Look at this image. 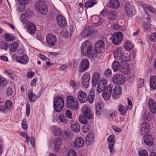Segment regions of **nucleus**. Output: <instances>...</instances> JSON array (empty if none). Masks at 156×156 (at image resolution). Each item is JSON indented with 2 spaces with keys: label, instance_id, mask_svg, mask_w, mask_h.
<instances>
[{
  "label": "nucleus",
  "instance_id": "obj_1",
  "mask_svg": "<svg viewBox=\"0 0 156 156\" xmlns=\"http://www.w3.org/2000/svg\"><path fill=\"white\" fill-rule=\"evenodd\" d=\"M67 106L68 108L72 109H76L78 108V101L76 98L72 96L67 98Z\"/></svg>",
  "mask_w": 156,
  "mask_h": 156
},
{
  "label": "nucleus",
  "instance_id": "obj_2",
  "mask_svg": "<svg viewBox=\"0 0 156 156\" xmlns=\"http://www.w3.org/2000/svg\"><path fill=\"white\" fill-rule=\"evenodd\" d=\"M63 99L59 97L54 99L53 106L54 109L57 112H60L64 108Z\"/></svg>",
  "mask_w": 156,
  "mask_h": 156
},
{
  "label": "nucleus",
  "instance_id": "obj_3",
  "mask_svg": "<svg viewBox=\"0 0 156 156\" xmlns=\"http://www.w3.org/2000/svg\"><path fill=\"white\" fill-rule=\"evenodd\" d=\"M35 8L39 13L42 15H46L48 12L46 5L42 1H39L37 2Z\"/></svg>",
  "mask_w": 156,
  "mask_h": 156
},
{
  "label": "nucleus",
  "instance_id": "obj_4",
  "mask_svg": "<svg viewBox=\"0 0 156 156\" xmlns=\"http://www.w3.org/2000/svg\"><path fill=\"white\" fill-rule=\"evenodd\" d=\"M114 55L116 57V58L118 60H120L121 62H126L129 61L130 58L129 57L125 56L123 55L122 49L121 48H118L116 49Z\"/></svg>",
  "mask_w": 156,
  "mask_h": 156
},
{
  "label": "nucleus",
  "instance_id": "obj_5",
  "mask_svg": "<svg viewBox=\"0 0 156 156\" xmlns=\"http://www.w3.org/2000/svg\"><path fill=\"white\" fill-rule=\"evenodd\" d=\"M125 10L126 15L129 17L134 16L136 13V10L132 3L127 2L125 5Z\"/></svg>",
  "mask_w": 156,
  "mask_h": 156
},
{
  "label": "nucleus",
  "instance_id": "obj_6",
  "mask_svg": "<svg viewBox=\"0 0 156 156\" xmlns=\"http://www.w3.org/2000/svg\"><path fill=\"white\" fill-rule=\"evenodd\" d=\"M91 46H92V44L88 41H86L83 42L82 44L81 47L82 54L83 56L87 55L90 50Z\"/></svg>",
  "mask_w": 156,
  "mask_h": 156
},
{
  "label": "nucleus",
  "instance_id": "obj_7",
  "mask_svg": "<svg viewBox=\"0 0 156 156\" xmlns=\"http://www.w3.org/2000/svg\"><path fill=\"white\" fill-rule=\"evenodd\" d=\"M126 78L122 74H117L112 77L113 82L116 84L121 85L124 83L126 81Z\"/></svg>",
  "mask_w": 156,
  "mask_h": 156
},
{
  "label": "nucleus",
  "instance_id": "obj_8",
  "mask_svg": "<svg viewBox=\"0 0 156 156\" xmlns=\"http://www.w3.org/2000/svg\"><path fill=\"white\" fill-rule=\"evenodd\" d=\"M123 39V35L122 33L119 32L114 33L112 36V41L115 45L119 44Z\"/></svg>",
  "mask_w": 156,
  "mask_h": 156
},
{
  "label": "nucleus",
  "instance_id": "obj_9",
  "mask_svg": "<svg viewBox=\"0 0 156 156\" xmlns=\"http://www.w3.org/2000/svg\"><path fill=\"white\" fill-rule=\"evenodd\" d=\"M107 141L108 143V147L110 154H112L115 151L113 149L115 144L114 136L113 135H110L108 138Z\"/></svg>",
  "mask_w": 156,
  "mask_h": 156
},
{
  "label": "nucleus",
  "instance_id": "obj_10",
  "mask_svg": "<svg viewBox=\"0 0 156 156\" xmlns=\"http://www.w3.org/2000/svg\"><path fill=\"white\" fill-rule=\"evenodd\" d=\"M47 42L50 47L55 46L57 42L56 37L51 33L49 34L46 36Z\"/></svg>",
  "mask_w": 156,
  "mask_h": 156
},
{
  "label": "nucleus",
  "instance_id": "obj_11",
  "mask_svg": "<svg viewBox=\"0 0 156 156\" xmlns=\"http://www.w3.org/2000/svg\"><path fill=\"white\" fill-rule=\"evenodd\" d=\"M112 87L108 86L103 90L102 96L104 99L105 101H108L112 95Z\"/></svg>",
  "mask_w": 156,
  "mask_h": 156
},
{
  "label": "nucleus",
  "instance_id": "obj_12",
  "mask_svg": "<svg viewBox=\"0 0 156 156\" xmlns=\"http://www.w3.org/2000/svg\"><path fill=\"white\" fill-rule=\"evenodd\" d=\"M94 30L91 26L86 27L81 32V35L84 37H90L94 33Z\"/></svg>",
  "mask_w": 156,
  "mask_h": 156
},
{
  "label": "nucleus",
  "instance_id": "obj_13",
  "mask_svg": "<svg viewBox=\"0 0 156 156\" xmlns=\"http://www.w3.org/2000/svg\"><path fill=\"white\" fill-rule=\"evenodd\" d=\"M82 113L87 119H91L93 117V115L90 108L87 105L83 106L82 109Z\"/></svg>",
  "mask_w": 156,
  "mask_h": 156
},
{
  "label": "nucleus",
  "instance_id": "obj_14",
  "mask_svg": "<svg viewBox=\"0 0 156 156\" xmlns=\"http://www.w3.org/2000/svg\"><path fill=\"white\" fill-rule=\"evenodd\" d=\"M107 85V81L106 80L102 79L99 81L97 86V92L101 93L105 89Z\"/></svg>",
  "mask_w": 156,
  "mask_h": 156
},
{
  "label": "nucleus",
  "instance_id": "obj_15",
  "mask_svg": "<svg viewBox=\"0 0 156 156\" xmlns=\"http://www.w3.org/2000/svg\"><path fill=\"white\" fill-rule=\"evenodd\" d=\"M56 20L58 25L61 27L64 28L67 25V22L65 18L61 15H58Z\"/></svg>",
  "mask_w": 156,
  "mask_h": 156
},
{
  "label": "nucleus",
  "instance_id": "obj_16",
  "mask_svg": "<svg viewBox=\"0 0 156 156\" xmlns=\"http://www.w3.org/2000/svg\"><path fill=\"white\" fill-rule=\"evenodd\" d=\"M105 46V43L103 41H99L95 44L94 48L98 53L104 51Z\"/></svg>",
  "mask_w": 156,
  "mask_h": 156
},
{
  "label": "nucleus",
  "instance_id": "obj_17",
  "mask_svg": "<svg viewBox=\"0 0 156 156\" xmlns=\"http://www.w3.org/2000/svg\"><path fill=\"white\" fill-rule=\"evenodd\" d=\"M122 90L119 86H116L113 89L112 97L114 99L119 98L121 94Z\"/></svg>",
  "mask_w": 156,
  "mask_h": 156
},
{
  "label": "nucleus",
  "instance_id": "obj_18",
  "mask_svg": "<svg viewBox=\"0 0 156 156\" xmlns=\"http://www.w3.org/2000/svg\"><path fill=\"white\" fill-rule=\"evenodd\" d=\"M120 66L119 69V71L122 73L124 74H127L129 72V67L128 66V65H125L124 63L126 62H120Z\"/></svg>",
  "mask_w": 156,
  "mask_h": 156
},
{
  "label": "nucleus",
  "instance_id": "obj_19",
  "mask_svg": "<svg viewBox=\"0 0 156 156\" xmlns=\"http://www.w3.org/2000/svg\"><path fill=\"white\" fill-rule=\"evenodd\" d=\"M89 62L88 60L83 59L80 64L79 70L81 72H83L86 70L88 68Z\"/></svg>",
  "mask_w": 156,
  "mask_h": 156
},
{
  "label": "nucleus",
  "instance_id": "obj_20",
  "mask_svg": "<svg viewBox=\"0 0 156 156\" xmlns=\"http://www.w3.org/2000/svg\"><path fill=\"white\" fill-rule=\"evenodd\" d=\"M84 145V141L81 137H78L75 139L74 142V147L75 148H81Z\"/></svg>",
  "mask_w": 156,
  "mask_h": 156
},
{
  "label": "nucleus",
  "instance_id": "obj_21",
  "mask_svg": "<svg viewBox=\"0 0 156 156\" xmlns=\"http://www.w3.org/2000/svg\"><path fill=\"white\" fill-rule=\"evenodd\" d=\"M150 111L152 113L156 114V103L152 99H150L148 102Z\"/></svg>",
  "mask_w": 156,
  "mask_h": 156
},
{
  "label": "nucleus",
  "instance_id": "obj_22",
  "mask_svg": "<svg viewBox=\"0 0 156 156\" xmlns=\"http://www.w3.org/2000/svg\"><path fill=\"white\" fill-rule=\"evenodd\" d=\"M78 98L81 103L86 102L87 100V97L86 94L83 91H80L77 95Z\"/></svg>",
  "mask_w": 156,
  "mask_h": 156
},
{
  "label": "nucleus",
  "instance_id": "obj_23",
  "mask_svg": "<svg viewBox=\"0 0 156 156\" xmlns=\"http://www.w3.org/2000/svg\"><path fill=\"white\" fill-rule=\"evenodd\" d=\"M140 130L142 134H144L149 132L150 130L149 124L146 122H144L141 124Z\"/></svg>",
  "mask_w": 156,
  "mask_h": 156
},
{
  "label": "nucleus",
  "instance_id": "obj_24",
  "mask_svg": "<svg viewBox=\"0 0 156 156\" xmlns=\"http://www.w3.org/2000/svg\"><path fill=\"white\" fill-rule=\"evenodd\" d=\"M83 84L84 87L87 88L89 86L90 76L88 73L83 75L82 77Z\"/></svg>",
  "mask_w": 156,
  "mask_h": 156
},
{
  "label": "nucleus",
  "instance_id": "obj_25",
  "mask_svg": "<svg viewBox=\"0 0 156 156\" xmlns=\"http://www.w3.org/2000/svg\"><path fill=\"white\" fill-rule=\"evenodd\" d=\"M108 6L111 8L117 9L119 6V3L118 0H110L108 3Z\"/></svg>",
  "mask_w": 156,
  "mask_h": 156
},
{
  "label": "nucleus",
  "instance_id": "obj_26",
  "mask_svg": "<svg viewBox=\"0 0 156 156\" xmlns=\"http://www.w3.org/2000/svg\"><path fill=\"white\" fill-rule=\"evenodd\" d=\"M16 59L17 62L20 63L26 64L28 62L29 58L27 55H23L21 56H16Z\"/></svg>",
  "mask_w": 156,
  "mask_h": 156
},
{
  "label": "nucleus",
  "instance_id": "obj_27",
  "mask_svg": "<svg viewBox=\"0 0 156 156\" xmlns=\"http://www.w3.org/2000/svg\"><path fill=\"white\" fill-rule=\"evenodd\" d=\"M27 27L28 32L31 34L34 33L36 31L35 26L33 23L28 22Z\"/></svg>",
  "mask_w": 156,
  "mask_h": 156
},
{
  "label": "nucleus",
  "instance_id": "obj_28",
  "mask_svg": "<svg viewBox=\"0 0 156 156\" xmlns=\"http://www.w3.org/2000/svg\"><path fill=\"white\" fill-rule=\"evenodd\" d=\"M144 140L145 143L147 145H152L154 141V138L151 135L146 136L144 137Z\"/></svg>",
  "mask_w": 156,
  "mask_h": 156
},
{
  "label": "nucleus",
  "instance_id": "obj_29",
  "mask_svg": "<svg viewBox=\"0 0 156 156\" xmlns=\"http://www.w3.org/2000/svg\"><path fill=\"white\" fill-rule=\"evenodd\" d=\"M94 135L91 133H90L85 138L86 142L88 145L91 144L94 140Z\"/></svg>",
  "mask_w": 156,
  "mask_h": 156
},
{
  "label": "nucleus",
  "instance_id": "obj_30",
  "mask_svg": "<svg viewBox=\"0 0 156 156\" xmlns=\"http://www.w3.org/2000/svg\"><path fill=\"white\" fill-rule=\"evenodd\" d=\"M50 129L55 136H58L61 135V129L55 126H53L51 127Z\"/></svg>",
  "mask_w": 156,
  "mask_h": 156
},
{
  "label": "nucleus",
  "instance_id": "obj_31",
  "mask_svg": "<svg viewBox=\"0 0 156 156\" xmlns=\"http://www.w3.org/2000/svg\"><path fill=\"white\" fill-rule=\"evenodd\" d=\"M27 97L29 101L30 102H35L36 99V95L33 93L32 90L28 91Z\"/></svg>",
  "mask_w": 156,
  "mask_h": 156
},
{
  "label": "nucleus",
  "instance_id": "obj_32",
  "mask_svg": "<svg viewBox=\"0 0 156 156\" xmlns=\"http://www.w3.org/2000/svg\"><path fill=\"white\" fill-rule=\"evenodd\" d=\"M142 8L145 10L151 12V13L155 14L156 13V9L152 8L150 5L147 4L142 5Z\"/></svg>",
  "mask_w": 156,
  "mask_h": 156
},
{
  "label": "nucleus",
  "instance_id": "obj_33",
  "mask_svg": "<svg viewBox=\"0 0 156 156\" xmlns=\"http://www.w3.org/2000/svg\"><path fill=\"white\" fill-rule=\"evenodd\" d=\"M98 53L95 48H93L91 46L90 50L87 53V55L90 58H93L96 57Z\"/></svg>",
  "mask_w": 156,
  "mask_h": 156
},
{
  "label": "nucleus",
  "instance_id": "obj_34",
  "mask_svg": "<svg viewBox=\"0 0 156 156\" xmlns=\"http://www.w3.org/2000/svg\"><path fill=\"white\" fill-rule=\"evenodd\" d=\"M100 74L98 73H95L93 75L92 78V84L93 86H95L97 83L99 78Z\"/></svg>",
  "mask_w": 156,
  "mask_h": 156
},
{
  "label": "nucleus",
  "instance_id": "obj_35",
  "mask_svg": "<svg viewBox=\"0 0 156 156\" xmlns=\"http://www.w3.org/2000/svg\"><path fill=\"white\" fill-rule=\"evenodd\" d=\"M104 113L105 116L108 119L115 116V113L113 111L106 109L105 110Z\"/></svg>",
  "mask_w": 156,
  "mask_h": 156
},
{
  "label": "nucleus",
  "instance_id": "obj_36",
  "mask_svg": "<svg viewBox=\"0 0 156 156\" xmlns=\"http://www.w3.org/2000/svg\"><path fill=\"white\" fill-rule=\"evenodd\" d=\"M150 86L153 89H156V77L153 76L151 77L150 80Z\"/></svg>",
  "mask_w": 156,
  "mask_h": 156
},
{
  "label": "nucleus",
  "instance_id": "obj_37",
  "mask_svg": "<svg viewBox=\"0 0 156 156\" xmlns=\"http://www.w3.org/2000/svg\"><path fill=\"white\" fill-rule=\"evenodd\" d=\"M96 3V0H88L85 3V7L87 9L92 7Z\"/></svg>",
  "mask_w": 156,
  "mask_h": 156
},
{
  "label": "nucleus",
  "instance_id": "obj_38",
  "mask_svg": "<svg viewBox=\"0 0 156 156\" xmlns=\"http://www.w3.org/2000/svg\"><path fill=\"white\" fill-rule=\"evenodd\" d=\"M107 18L109 20H113L116 17V14L115 11H110L108 13Z\"/></svg>",
  "mask_w": 156,
  "mask_h": 156
},
{
  "label": "nucleus",
  "instance_id": "obj_39",
  "mask_svg": "<svg viewBox=\"0 0 156 156\" xmlns=\"http://www.w3.org/2000/svg\"><path fill=\"white\" fill-rule=\"evenodd\" d=\"M120 66V63L119 64L118 61L115 60L112 64V68L114 72H116L119 69Z\"/></svg>",
  "mask_w": 156,
  "mask_h": 156
},
{
  "label": "nucleus",
  "instance_id": "obj_40",
  "mask_svg": "<svg viewBox=\"0 0 156 156\" xmlns=\"http://www.w3.org/2000/svg\"><path fill=\"white\" fill-rule=\"evenodd\" d=\"M19 45L17 43L14 42L11 43L9 46L10 51L14 52L16 51Z\"/></svg>",
  "mask_w": 156,
  "mask_h": 156
},
{
  "label": "nucleus",
  "instance_id": "obj_41",
  "mask_svg": "<svg viewBox=\"0 0 156 156\" xmlns=\"http://www.w3.org/2000/svg\"><path fill=\"white\" fill-rule=\"evenodd\" d=\"M96 115H99L101 112V105L99 102H97L95 106Z\"/></svg>",
  "mask_w": 156,
  "mask_h": 156
},
{
  "label": "nucleus",
  "instance_id": "obj_42",
  "mask_svg": "<svg viewBox=\"0 0 156 156\" xmlns=\"http://www.w3.org/2000/svg\"><path fill=\"white\" fill-rule=\"evenodd\" d=\"M61 144V140L60 138H56L55 140L54 147L55 149L58 150L60 148Z\"/></svg>",
  "mask_w": 156,
  "mask_h": 156
},
{
  "label": "nucleus",
  "instance_id": "obj_43",
  "mask_svg": "<svg viewBox=\"0 0 156 156\" xmlns=\"http://www.w3.org/2000/svg\"><path fill=\"white\" fill-rule=\"evenodd\" d=\"M71 128L74 132L77 133L79 131L80 126L78 123H75L71 125Z\"/></svg>",
  "mask_w": 156,
  "mask_h": 156
},
{
  "label": "nucleus",
  "instance_id": "obj_44",
  "mask_svg": "<svg viewBox=\"0 0 156 156\" xmlns=\"http://www.w3.org/2000/svg\"><path fill=\"white\" fill-rule=\"evenodd\" d=\"M5 37L7 41L10 42L12 41L15 39V37L13 35H10L8 34L5 35Z\"/></svg>",
  "mask_w": 156,
  "mask_h": 156
},
{
  "label": "nucleus",
  "instance_id": "obj_45",
  "mask_svg": "<svg viewBox=\"0 0 156 156\" xmlns=\"http://www.w3.org/2000/svg\"><path fill=\"white\" fill-rule=\"evenodd\" d=\"M124 48L127 50H131L132 48V45L130 41H127L124 44Z\"/></svg>",
  "mask_w": 156,
  "mask_h": 156
},
{
  "label": "nucleus",
  "instance_id": "obj_46",
  "mask_svg": "<svg viewBox=\"0 0 156 156\" xmlns=\"http://www.w3.org/2000/svg\"><path fill=\"white\" fill-rule=\"evenodd\" d=\"M71 86L74 90L76 89L79 85V83L74 80H71L69 82Z\"/></svg>",
  "mask_w": 156,
  "mask_h": 156
},
{
  "label": "nucleus",
  "instance_id": "obj_47",
  "mask_svg": "<svg viewBox=\"0 0 156 156\" xmlns=\"http://www.w3.org/2000/svg\"><path fill=\"white\" fill-rule=\"evenodd\" d=\"M5 72L7 74L8 76L12 80H16V76L15 74L10 73L8 71H5Z\"/></svg>",
  "mask_w": 156,
  "mask_h": 156
},
{
  "label": "nucleus",
  "instance_id": "obj_48",
  "mask_svg": "<svg viewBox=\"0 0 156 156\" xmlns=\"http://www.w3.org/2000/svg\"><path fill=\"white\" fill-rule=\"evenodd\" d=\"M5 105L7 109L10 110L12 109V105L11 101L9 100L5 102Z\"/></svg>",
  "mask_w": 156,
  "mask_h": 156
},
{
  "label": "nucleus",
  "instance_id": "obj_49",
  "mask_svg": "<svg viewBox=\"0 0 156 156\" xmlns=\"http://www.w3.org/2000/svg\"><path fill=\"white\" fill-rule=\"evenodd\" d=\"M119 111L120 114L122 115H124L126 113L125 108L121 104H119L118 106Z\"/></svg>",
  "mask_w": 156,
  "mask_h": 156
},
{
  "label": "nucleus",
  "instance_id": "obj_50",
  "mask_svg": "<svg viewBox=\"0 0 156 156\" xmlns=\"http://www.w3.org/2000/svg\"><path fill=\"white\" fill-rule=\"evenodd\" d=\"M139 156H148L147 151L145 150H140L138 153Z\"/></svg>",
  "mask_w": 156,
  "mask_h": 156
},
{
  "label": "nucleus",
  "instance_id": "obj_51",
  "mask_svg": "<svg viewBox=\"0 0 156 156\" xmlns=\"http://www.w3.org/2000/svg\"><path fill=\"white\" fill-rule=\"evenodd\" d=\"M59 120L60 122L63 123L64 124L66 123L67 119H66L65 117L63 115H59Z\"/></svg>",
  "mask_w": 156,
  "mask_h": 156
},
{
  "label": "nucleus",
  "instance_id": "obj_52",
  "mask_svg": "<svg viewBox=\"0 0 156 156\" xmlns=\"http://www.w3.org/2000/svg\"><path fill=\"white\" fill-rule=\"evenodd\" d=\"M24 15L27 18L30 17L33 15L32 11L30 9L27 10Z\"/></svg>",
  "mask_w": 156,
  "mask_h": 156
},
{
  "label": "nucleus",
  "instance_id": "obj_53",
  "mask_svg": "<svg viewBox=\"0 0 156 156\" xmlns=\"http://www.w3.org/2000/svg\"><path fill=\"white\" fill-rule=\"evenodd\" d=\"M72 114L71 111L68 109L66 110L65 111V116L69 119L72 118Z\"/></svg>",
  "mask_w": 156,
  "mask_h": 156
},
{
  "label": "nucleus",
  "instance_id": "obj_54",
  "mask_svg": "<svg viewBox=\"0 0 156 156\" xmlns=\"http://www.w3.org/2000/svg\"><path fill=\"white\" fill-rule=\"evenodd\" d=\"M112 70L109 69H107L105 70L104 73V76L107 77H109L111 75Z\"/></svg>",
  "mask_w": 156,
  "mask_h": 156
},
{
  "label": "nucleus",
  "instance_id": "obj_55",
  "mask_svg": "<svg viewBox=\"0 0 156 156\" xmlns=\"http://www.w3.org/2000/svg\"><path fill=\"white\" fill-rule=\"evenodd\" d=\"M79 120L80 122L81 123L86 124L87 123V119L81 115L79 116Z\"/></svg>",
  "mask_w": 156,
  "mask_h": 156
},
{
  "label": "nucleus",
  "instance_id": "obj_56",
  "mask_svg": "<svg viewBox=\"0 0 156 156\" xmlns=\"http://www.w3.org/2000/svg\"><path fill=\"white\" fill-rule=\"evenodd\" d=\"M144 28V31L146 32L147 31L149 30L151 27V24L149 23H147L144 24L143 26Z\"/></svg>",
  "mask_w": 156,
  "mask_h": 156
},
{
  "label": "nucleus",
  "instance_id": "obj_57",
  "mask_svg": "<svg viewBox=\"0 0 156 156\" xmlns=\"http://www.w3.org/2000/svg\"><path fill=\"white\" fill-rule=\"evenodd\" d=\"M144 80L142 79H139L138 81L137 86L139 88L142 87L144 86Z\"/></svg>",
  "mask_w": 156,
  "mask_h": 156
},
{
  "label": "nucleus",
  "instance_id": "obj_58",
  "mask_svg": "<svg viewBox=\"0 0 156 156\" xmlns=\"http://www.w3.org/2000/svg\"><path fill=\"white\" fill-rule=\"evenodd\" d=\"M99 20V17L97 16H94L91 18V20L92 22L95 24H97L98 23V21Z\"/></svg>",
  "mask_w": 156,
  "mask_h": 156
},
{
  "label": "nucleus",
  "instance_id": "obj_59",
  "mask_svg": "<svg viewBox=\"0 0 156 156\" xmlns=\"http://www.w3.org/2000/svg\"><path fill=\"white\" fill-rule=\"evenodd\" d=\"M150 38L151 41L156 42V32H154L151 35Z\"/></svg>",
  "mask_w": 156,
  "mask_h": 156
},
{
  "label": "nucleus",
  "instance_id": "obj_60",
  "mask_svg": "<svg viewBox=\"0 0 156 156\" xmlns=\"http://www.w3.org/2000/svg\"><path fill=\"white\" fill-rule=\"evenodd\" d=\"M13 93L12 89L10 88H8L6 90V94L8 97H9L12 95Z\"/></svg>",
  "mask_w": 156,
  "mask_h": 156
},
{
  "label": "nucleus",
  "instance_id": "obj_61",
  "mask_svg": "<svg viewBox=\"0 0 156 156\" xmlns=\"http://www.w3.org/2000/svg\"><path fill=\"white\" fill-rule=\"evenodd\" d=\"M30 107L29 103H27L26 104V114L27 117L30 115Z\"/></svg>",
  "mask_w": 156,
  "mask_h": 156
},
{
  "label": "nucleus",
  "instance_id": "obj_62",
  "mask_svg": "<svg viewBox=\"0 0 156 156\" xmlns=\"http://www.w3.org/2000/svg\"><path fill=\"white\" fill-rule=\"evenodd\" d=\"M22 126L23 129L27 130L28 128V126L27 124L26 120L25 119H23L22 122Z\"/></svg>",
  "mask_w": 156,
  "mask_h": 156
},
{
  "label": "nucleus",
  "instance_id": "obj_63",
  "mask_svg": "<svg viewBox=\"0 0 156 156\" xmlns=\"http://www.w3.org/2000/svg\"><path fill=\"white\" fill-rule=\"evenodd\" d=\"M67 156H77V154L74 151L70 150L68 152Z\"/></svg>",
  "mask_w": 156,
  "mask_h": 156
},
{
  "label": "nucleus",
  "instance_id": "obj_64",
  "mask_svg": "<svg viewBox=\"0 0 156 156\" xmlns=\"http://www.w3.org/2000/svg\"><path fill=\"white\" fill-rule=\"evenodd\" d=\"M61 35L63 37H64L66 38H68V34L67 32L65 30H63L62 31L61 33Z\"/></svg>",
  "mask_w": 156,
  "mask_h": 156
}]
</instances>
